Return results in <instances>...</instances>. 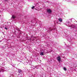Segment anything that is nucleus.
<instances>
[{"label":"nucleus","instance_id":"1","mask_svg":"<svg viewBox=\"0 0 77 77\" xmlns=\"http://www.w3.org/2000/svg\"><path fill=\"white\" fill-rule=\"evenodd\" d=\"M70 27H72L73 29H77V25H72L70 26Z\"/></svg>","mask_w":77,"mask_h":77},{"label":"nucleus","instance_id":"2","mask_svg":"<svg viewBox=\"0 0 77 77\" xmlns=\"http://www.w3.org/2000/svg\"><path fill=\"white\" fill-rule=\"evenodd\" d=\"M66 26H69V27H70V26H71V24L70 23L69 21H67L66 23Z\"/></svg>","mask_w":77,"mask_h":77},{"label":"nucleus","instance_id":"3","mask_svg":"<svg viewBox=\"0 0 77 77\" xmlns=\"http://www.w3.org/2000/svg\"><path fill=\"white\" fill-rule=\"evenodd\" d=\"M35 39H36V38H34L33 36H32L31 37V38H30V41H33L35 40Z\"/></svg>","mask_w":77,"mask_h":77},{"label":"nucleus","instance_id":"4","mask_svg":"<svg viewBox=\"0 0 77 77\" xmlns=\"http://www.w3.org/2000/svg\"><path fill=\"white\" fill-rule=\"evenodd\" d=\"M57 59L59 62H60V60H61V57L60 56H58L57 57Z\"/></svg>","mask_w":77,"mask_h":77},{"label":"nucleus","instance_id":"5","mask_svg":"<svg viewBox=\"0 0 77 77\" xmlns=\"http://www.w3.org/2000/svg\"><path fill=\"white\" fill-rule=\"evenodd\" d=\"M47 11L49 14H51L52 12V11L50 9H47Z\"/></svg>","mask_w":77,"mask_h":77},{"label":"nucleus","instance_id":"6","mask_svg":"<svg viewBox=\"0 0 77 77\" xmlns=\"http://www.w3.org/2000/svg\"><path fill=\"white\" fill-rule=\"evenodd\" d=\"M53 30V29H51V28H49V30H48L47 32H48V33H50Z\"/></svg>","mask_w":77,"mask_h":77},{"label":"nucleus","instance_id":"7","mask_svg":"<svg viewBox=\"0 0 77 77\" xmlns=\"http://www.w3.org/2000/svg\"><path fill=\"white\" fill-rule=\"evenodd\" d=\"M9 28L8 25H5V29H6V30H8V29Z\"/></svg>","mask_w":77,"mask_h":77},{"label":"nucleus","instance_id":"8","mask_svg":"<svg viewBox=\"0 0 77 77\" xmlns=\"http://www.w3.org/2000/svg\"><path fill=\"white\" fill-rule=\"evenodd\" d=\"M67 39L69 41H70L71 40V37H70L69 36L68 37H67Z\"/></svg>","mask_w":77,"mask_h":77},{"label":"nucleus","instance_id":"9","mask_svg":"<svg viewBox=\"0 0 77 77\" xmlns=\"http://www.w3.org/2000/svg\"><path fill=\"white\" fill-rule=\"evenodd\" d=\"M5 71V70L3 69H0V72H4V71Z\"/></svg>","mask_w":77,"mask_h":77},{"label":"nucleus","instance_id":"10","mask_svg":"<svg viewBox=\"0 0 77 77\" xmlns=\"http://www.w3.org/2000/svg\"><path fill=\"white\" fill-rule=\"evenodd\" d=\"M22 72V70L20 69H18V72H19V73H21V72Z\"/></svg>","mask_w":77,"mask_h":77},{"label":"nucleus","instance_id":"11","mask_svg":"<svg viewBox=\"0 0 77 77\" xmlns=\"http://www.w3.org/2000/svg\"><path fill=\"white\" fill-rule=\"evenodd\" d=\"M35 68H36V69H39V66H36L35 67V68H33V69H34Z\"/></svg>","mask_w":77,"mask_h":77},{"label":"nucleus","instance_id":"12","mask_svg":"<svg viewBox=\"0 0 77 77\" xmlns=\"http://www.w3.org/2000/svg\"><path fill=\"white\" fill-rule=\"evenodd\" d=\"M58 20L60 22H62V19L61 18H60L58 19Z\"/></svg>","mask_w":77,"mask_h":77},{"label":"nucleus","instance_id":"13","mask_svg":"<svg viewBox=\"0 0 77 77\" xmlns=\"http://www.w3.org/2000/svg\"><path fill=\"white\" fill-rule=\"evenodd\" d=\"M29 77H32V73H30L29 74Z\"/></svg>","mask_w":77,"mask_h":77},{"label":"nucleus","instance_id":"14","mask_svg":"<svg viewBox=\"0 0 77 77\" xmlns=\"http://www.w3.org/2000/svg\"><path fill=\"white\" fill-rule=\"evenodd\" d=\"M40 55H42V56H43V55H44V53H43L42 52L40 53Z\"/></svg>","mask_w":77,"mask_h":77},{"label":"nucleus","instance_id":"15","mask_svg":"<svg viewBox=\"0 0 77 77\" xmlns=\"http://www.w3.org/2000/svg\"><path fill=\"white\" fill-rule=\"evenodd\" d=\"M16 30L18 32H20V29L18 28H17Z\"/></svg>","mask_w":77,"mask_h":77},{"label":"nucleus","instance_id":"16","mask_svg":"<svg viewBox=\"0 0 77 77\" xmlns=\"http://www.w3.org/2000/svg\"><path fill=\"white\" fill-rule=\"evenodd\" d=\"M63 69L64 71H66V69L65 67L63 68Z\"/></svg>","mask_w":77,"mask_h":77},{"label":"nucleus","instance_id":"17","mask_svg":"<svg viewBox=\"0 0 77 77\" xmlns=\"http://www.w3.org/2000/svg\"><path fill=\"white\" fill-rule=\"evenodd\" d=\"M35 6H33L31 8L32 9H33L35 8Z\"/></svg>","mask_w":77,"mask_h":77},{"label":"nucleus","instance_id":"18","mask_svg":"<svg viewBox=\"0 0 77 77\" xmlns=\"http://www.w3.org/2000/svg\"><path fill=\"white\" fill-rule=\"evenodd\" d=\"M12 17L13 18H15V16H12Z\"/></svg>","mask_w":77,"mask_h":77},{"label":"nucleus","instance_id":"19","mask_svg":"<svg viewBox=\"0 0 77 77\" xmlns=\"http://www.w3.org/2000/svg\"><path fill=\"white\" fill-rule=\"evenodd\" d=\"M54 27H55V26H54V27H53V29H54V30H55V28H54Z\"/></svg>","mask_w":77,"mask_h":77},{"label":"nucleus","instance_id":"20","mask_svg":"<svg viewBox=\"0 0 77 77\" xmlns=\"http://www.w3.org/2000/svg\"><path fill=\"white\" fill-rule=\"evenodd\" d=\"M9 0H5V2H8Z\"/></svg>","mask_w":77,"mask_h":77},{"label":"nucleus","instance_id":"21","mask_svg":"<svg viewBox=\"0 0 77 77\" xmlns=\"http://www.w3.org/2000/svg\"><path fill=\"white\" fill-rule=\"evenodd\" d=\"M39 23H41V22L40 21V22H39Z\"/></svg>","mask_w":77,"mask_h":77},{"label":"nucleus","instance_id":"22","mask_svg":"<svg viewBox=\"0 0 77 77\" xmlns=\"http://www.w3.org/2000/svg\"><path fill=\"white\" fill-rule=\"evenodd\" d=\"M14 32H15V33H16V32H17L16 31H14Z\"/></svg>","mask_w":77,"mask_h":77},{"label":"nucleus","instance_id":"23","mask_svg":"<svg viewBox=\"0 0 77 77\" xmlns=\"http://www.w3.org/2000/svg\"><path fill=\"white\" fill-rule=\"evenodd\" d=\"M57 24H58V22H57Z\"/></svg>","mask_w":77,"mask_h":77},{"label":"nucleus","instance_id":"24","mask_svg":"<svg viewBox=\"0 0 77 77\" xmlns=\"http://www.w3.org/2000/svg\"><path fill=\"white\" fill-rule=\"evenodd\" d=\"M67 47H68V48L69 47V46H68Z\"/></svg>","mask_w":77,"mask_h":77},{"label":"nucleus","instance_id":"25","mask_svg":"<svg viewBox=\"0 0 77 77\" xmlns=\"http://www.w3.org/2000/svg\"><path fill=\"white\" fill-rule=\"evenodd\" d=\"M22 77V76H20V77Z\"/></svg>","mask_w":77,"mask_h":77},{"label":"nucleus","instance_id":"26","mask_svg":"<svg viewBox=\"0 0 77 77\" xmlns=\"http://www.w3.org/2000/svg\"><path fill=\"white\" fill-rule=\"evenodd\" d=\"M14 34L15 35H16V33H14Z\"/></svg>","mask_w":77,"mask_h":77},{"label":"nucleus","instance_id":"27","mask_svg":"<svg viewBox=\"0 0 77 77\" xmlns=\"http://www.w3.org/2000/svg\"><path fill=\"white\" fill-rule=\"evenodd\" d=\"M17 33H19V32H17Z\"/></svg>","mask_w":77,"mask_h":77},{"label":"nucleus","instance_id":"28","mask_svg":"<svg viewBox=\"0 0 77 77\" xmlns=\"http://www.w3.org/2000/svg\"><path fill=\"white\" fill-rule=\"evenodd\" d=\"M20 62H22V61H20Z\"/></svg>","mask_w":77,"mask_h":77},{"label":"nucleus","instance_id":"29","mask_svg":"<svg viewBox=\"0 0 77 77\" xmlns=\"http://www.w3.org/2000/svg\"><path fill=\"white\" fill-rule=\"evenodd\" d=\"M37 21L36 22V23H37Z\"/></svg>","mask_w":77,"mask_h":77},{"label":"nucleus","instance_id":"30","mask_svg":"<svg viewBox=\"0 0 77 77\" xmlns=\"http://www.w3.org/2000/svg\"><path fill=\"white\" fill-rule=\"evenodd\" d=\"M32 22H33V20H32Z\"/></svg>","mask_w":77,"mask_h":77},{"label":"nucleus","instance_id":"31","mask_svg":"<svg viewBox=\"0 0 77 77\" xmlns=\"http://www.w3.org/2000/svg\"><path fill=\"white\" fill-rule=\"evenodd\" d=\"M1 42V41H0V42Z\"/></svg>","mask_w":77,"mask_h":77},{"label":"nucleus","instance_id":"32","mask_svg":"<svg viewBox=\"0 0 77 77\" xmlns=\"http://www.w3.org/2000/svg\"><path fill=\"white\" fill-rule=\"evenodd\" d=\"M20 34H21V33H20Z\"/></svg>","mask_w":77,"mask_h":77},{"label":"nucleus","instance_id":"33","mask_svg":"<svg viewBox=\"0 0 77 77\" xmlns=\"http://www.w3.org/2000/svg\"><path fill=\"white\" fill-rule=\"evenodd\" d=\"M75 33H77L76 32H75Z\"/></svg>","mask_w":77,"mask_h":77}]
</instances>
